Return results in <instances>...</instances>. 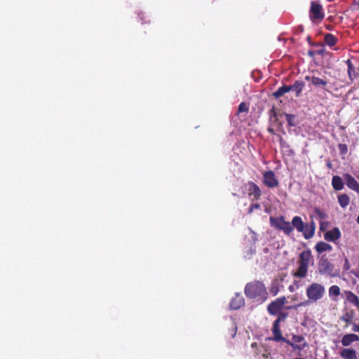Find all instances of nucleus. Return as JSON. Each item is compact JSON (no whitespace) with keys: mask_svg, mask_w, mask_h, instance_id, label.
Listing matches in <instances>:
<instances>
[{"mask_svg":"<svg viewBox=\"0 0 359 359\" xmlns=\"http://www.w3.org/2000/svg\"><path fill=\"white\" fill-rule=\"evenodd\" d=\"M325 294V287L318 283H313L309 285L306 290V294L308 299L304 302L297 304L295 308L300 306H306L311 303L316 302L321 299Z\"/></svg>","mask_w":359,"mask_h":359,"instance_id":"1","label":"nucleus"},{"mask_svg":"<svg viewBox=\"0 0 359 359\" xmlns=\"http://www.w3.org/2000/svg\"><path fill=\"white\" fill-rule=\"evenodd\" d=\"M312 260V255L310 250H304L299 255L298 260V269L293 273V276L297 278H304L306 276L309 266Z\"/></svg>","mask_w":359,"mask_h":359,"instance_id":"2","label":"nucleus"},{"mask_svg":"<svg viewBox=\"0 0 359 359\" xmlns=\"http://www.w3.org/2000/svg\"><path fill=\"white\" fill-rule=\"evenodd\" d=\"M245 293L250 298H256L258 297H264L266 292L264 284L260 282H255L246 285Z\"/></svg>","mask_w":359,"mask_h":359,"instance_id":"3","label":"nucleus"},{"mask_svg":"<svg viewBox=\"0 0 359 359\" xmlns=\"http://www.w3.org/2000/svg\"><path fill=\"white\" fill-rule=\"evenodd\" d=\"M309 15L313 22L321 21L324 18L323 6L317 1H312Z\"/></svg>","mask_w":359,"mask_h":359,"instance_id":"4","label":"nucleus"},{"mask_svg":"<svg viewBox=\"0 0 359 359\" xmlns=\"http://www.w3.org/2000/svg\"><path fill=\"white\" fill-rule=\"evenodd\" d=\"M318 270L321 274H327L331 277L337 276L338 271H334V265L331 264L327 259L322 258L319 262Z\"/></svg>","mask_w":359,"mask_h":359,"instance_id":"5","label":"nucleus"},{"mask_svg":"<svg viewBox=\"0 0 359 359\" xmlns=\"http://www.w3.org/2000/svg\"><path fill=\"white\" fill-rule=\"evenodd\" d=\"M270 222L272 226L276 229L283 230L287 234L290 233L293 230L291 224L289 222L285 221L283 217H271Z\"/></svg>","mask_w":359,"mask_h":359,"instance_id":"6","label":"nucleus"},{"mask_svg":"<svg viewBox=\"0 0 359 359\" xmlns=\"http://www.w3.org/2000/svg\"><path fill=\"white\" fill-rule=\"evenodd\" d=\"M285 297L278 298L268 306V311L272 315L278 313L285 304Z\"/></svg>","mask_w":359,"mask_h":359,"instance_id":"7","label":"nucleus"},{"mask_svg":"<svg viewBox=\"0 0 359 359\" xmlns=\"http://www.w3.org/2000/svg\"><path fill=\"white\" fill-rule=\"evenodd\" d=\"M343 178L348 188L359 194V182L348 173H344Z\"/></svg>","mask_w":359,"mask_h":359,"instance_id":"8","label":"nucleus"},{"mask_svg":"<svg viewBox=\"0 0 359 359\" xmlns=\"http://www.w3.org/2000/svg\"><path fill=\"white\" fill-rule=\"evenodd\" d=\"M264 182L270 188H273L278 185V181L276 177L275 173L271 170L264 173Z\"/></svg>","mask_w":359,"mask_h":359,"instance_id":"9","label":"nucleus"},{"mask_svg":"<svg viewBox=\"0 0 359 359\" xmlns=\"http://www.w3.org/2000/svg\"><path fill=\"white\" fill-rule=\"evenodd\" d=\"M305 79L311 81V84L316 88H323L328 83L327 79L325 77L319 78L316 76H306Z\"/></svg>","mask_w":359,"mask_h":359,"instance_id":"10","label":"nucleus"},{"mask_svg":"<svg viewBox=\"0 0 359 359\" xmlns=\"http://www.w3.org/2000/svg\"><path fill=\"white\" fill-rule=\"evenodd\" d=\"M341 237V232L337 227H334L332 230L327 231L325 233L324 238L327 241L334 242Z\"/></svg>","mask_w":359,"mask_h":359,"instance_id":"11","label":"nucleus"},{"mask_svg":"<svg viewBox=\"0 0 359 359\" xmlns=\"http://www.w3.org/2000/svg\"><path fill=\"white\" fill-rule=\"evenodd\" d=\"M279 323L280 319H277L276 320H275L272 329L273 333V339L277 341L284 339L281 334V332L279 327Z\"/></svg>","mask_w":359,"mask_h":359,"instance_id":"12","label":"nucleus"},{"mask_svg":"<svg viewBox=\"0 0 359 359\" xmlns=\"http://www.w3.org/2000/svg\"><path fill=\"white\" fill-rule=\"evenodd\" d=\"M359 340V337L355 334H345L341 339V344L344 346H349L351 343Z\"/></svg>","mask_w":359,"mask_h":359,"instance_id":"13","label":"nucleus"},{"mask_svg":"<svg viewBox=\"0 0 359 359\" xmlns=\"http://www.w3.org/2000/svg\"><path fill=\"white\" fill-rule=\"evenodd\" d=\"M248 186L249 196H253L254 199H258L261 195L259 188L253 182H250Z\"/></svg>","mask_w":359,"mask_h":359,"instance_id":"14","label":"nucleus"},{"mask_svg":"<svg viewBox=\"0 0 359 359\" xmlns=\"http://www.w3.org/2000/svg\"><path fill=\"white\" fill-rule=\"evenodd\" d=\"M244 305V299L240 294H236V297L231 300L230 307L232 309H238Z\"/></svg>","mask_w":359,"mask_h":359,"instance_id":"15","label":"nucleus"},{"mask_svg":"<svg viewBox=\"0 0 359 359\" xmlns=\"http://www.w3.org/2000/svg\"><path fill=\"white\" fill-rule=\"evenodd\" d=\"M292 340L294 344H292V346L294 348H298L301 350L306 345L304 337L302 336H294L292 337Z\"/></svg>","mask_w":359,"mask_h":359,"instance_id":"16","label":"nucleus"},{"mask_svg":"<svg viewBox=\"0 0 359 359\" xmlns=\"http://www.w3.org/2000/svg\"><path fill=\"white\" fill-rule=\"evenodd\" d=\"M340 355L344 359H358L356 351L351 348H344L341 351Z\"/></svg>","mask_w":359,"mask_h":359,"instance_id":"17","label":"nucleus"},{"mask_svg":"<svg viewBox=\"0 0 359 359\" xmlns=\"http://www.w3.org/2000/svg\"><path fill=\"white\" fill-rule=\"evenodd\" d=\"M291 225L292 228L294 227L299 232H301V231H304L303 229L304 228L305 224L300 217L295 216L292 220Z\"/></svg>","mask_w":359,"mask_h":359,"instance_id":"18","label":"nucleus"},{"mask_svg":"<svg viewBox=\"0 0 359 359\" xmlns=\"http://www.w3.org/2000/svg\"><path fill=\"white\" fill-rule=\"evenodd\" d=\"M332 185L337 191H340L344 189V183L342 178L339 176H334L332 179Z\"/></svg>","mask_w":359,"mask_h":359,"instance_id":"19","label":"nucleus"},{"mask_svg":"<svg viewBox=\"0 0 359 359\" xmlns=\"http://www.w3.org/2000/svg\"><path fill=\"white\" fill-rule=\"evenodd\" d=\"M315 249L316 250V251L318 253H322V252H326V251H328V252L331 251L332 250V248L330 244L321 241V242H318L316 245Z\"/></svg>","mask_w":359,"mask_h":359,"instance_id":"20","label":"nucleus"},{"mask_svg":"<svg viewBox=\"0 0 359 359\" xmlns=\"http://www.w3.org/2000/svg\"><path fill=\"white\" fill-rule=\"evenodd\" d=\"M346 299L359 308V298L351 291L344 292Z\"/></svg>","mask_w":359,"mask_h":359,"instance_id":"21","label":"nucleus"},{"mask_svg":"<svg viewBox=\"0 0 359 359\" xmlns=\"http://www.w3.org/2000/svg\"><path fill=\"white\" fill-rule=\"evenodd\" d=\"M304 87V83L302 81H296L292 86H290L291 90L296 93V96L298 97L302 93Z\"/></svg>","mask_w":359,"mask_h":359,"instance_id":"22","label":"nucleus"},{"mask_svg":"<svg viewBox=\"0 0 359 359\" xmlns=\"http://www.w3.org/2000/svg\"><path fill=\"white\" fill-rule=\"evenodd\" d=\"M346 64L348 66V74L351 80L353 81L357 78L358 74L355 72L353 65L350 60L346 61Z\"/></svg>","mask_w":359,"mask_h":359,"instance_id":"23","label":"nucleus"},{"mask_svg":"<svg viewBox=\"0 0 359 359\" xmlns=\"http://www.w3.org/2000/svg\"><path fill=\"white\" fill-rule=\"evenodd\" d=\"M338 202L341 208H345L349 204V202H350L349 196L345 194H340L338 196Z\"/></svg>","mask_w":359,"mask_h":359,"instance_id":"24","label":"nucleus"},{"mask_svg":"<svg viewBox=\"0 0 359 359\" xmlns=\"http://www.w3.org/2000/svg\"><path fill=\"white\" fill-rule=\"evenodd\" d=\"M304 231H301L305 238H311L314 235V228L313 226L309 227L308 224H305Z\"/></svg>","mask_w":359,"mask_h":359,"instance_id":"25","label":"nucleus"},{"mask_svg":"<svg viewBox=\"0 0 359 359\" xmlns=\"http://www.w3.org/2000/svg\"><path fill=\"white\" fill-rule=\"evenodd\" d=\"M290 90L291 88H290V86H283L273 93V96L276 98H278L283 96L285 93L290 92Z\"/></svg>","mask_w":359,"mask_h":359,"instance_id":"26","label":"nucleus"},{"mask_svg":"<svg viewBox=\"0 0 359 359\" xmlns=\"http://www.w3.org/2000/svg\"><path fill=\"white\" fill-rule=\"evenodd\" d=\"M325 42L330 46H332L336 43V38L331 34H325L324 37Z\"/></svg>","mask_w":359,"mask_h":359,"instance_id":"27","label":"nucleus"},{"mask_svg":"<svg viewBox=\"0 0 359 359\" xmlns=\"http://www.w3.org/2000/svg\"><path fill=\"white\" fill-rule=\"evenodd\" d=\"M353 318V312H346L344 314H343L340 319L346 323H351L352 320Z\"/></svg>","mask_w":359,"mask_h":359,"instance_id":"28","label":"nucleus"},{"mask_svg":"<svg viewBox=\"0 0 359 359\" xmlns=\"http://www.w3.org/2000/svg\"><path fill=\"white\" fill-rule=\"evenodd\" d=\"M330 295L338 296L340 294V289L337 285H332L329 289Z\"/></svg>","mask_w":359,"mask_h":359,"instance_id":"29","label":"nucleus"},{"mask_svg":"<svg viewBox=\"0 0 359 359\" xmlns=\"http://www.w3.org/2000/svg\"><path fill=\"white\" fill-rule=\"evenodd\" d=\"M248 111V107L245 102H242L238 106V112H247Z\"/></svg>","mask_w":359,"mask_h":359,"instance_id":"30","label":"nucleus"},{"mask_svg":"<svg viewBox=\"0 0 359 359\" xmlns=\"http://www.w3.org/2000/svg\"><path fill=\"white\" fill-rule=\"evenodd\" d=\"M259 208H260V205L259 204H253L250 207V208L248 210V212L251 213L254 209H259Z\"/></svg>","mask_w":359,"mask_h":359,"instance_id":"31","label":"nucleus"},{"mask_svg":"<svg viewBox=\"0 0 359 359\" xmlns=\"http://www.w3.org/2000/svg\"><path fill=\"white\" fill-rule=\"evenodd\" d=\"M350 264H349V262L347 259H345V263H344V270L345 271H348L350 269Z\"/></svg>","mask_w":359,"mask_h":359,"instance_id":"32","label":"nucleus"},{"mask_svg":"<svg viewBox=\"0 0 359 359\" xmlns=\"http://www.w3.org/2000/svg\"><path fill=\"white\" fill-rule=\"evenodd\" d=\"M352 330L353 332H359V325L353 323Z\"/></svg>","mask_w":359,"mask_h":359,"instance_id":"33","label":"nucleus"},{"mask_svg":"<svg viewBox=\"0 0 359 359\" xmlns=\"http://www.w3.org/2000/svg\"><path fill=\"white\" fill-rule=\"evenodd\" d=\"M286 116H287V120L290 126H293L294 124L292 123V118L293 116L292 115H289V114H287Z\"/></svg>","mask_w":359,"mask_h":359,"instance_id":"34","label":"nucleus"},{"mask_svg":"<svg viewBox=\"0 0 359 359\" xmlns=\"http://www.w3.org/2000/svg\"><path fill=\"white\" fill-rule=\"evenodd\" d=\"M317 212L318 214V215L321 217V218H325L326 216H325V214L323 213V212L320 211L319 210H317Z\"/></svg>","mask_w":359,"mask_h":359,"instance_id":"35","label":"nucleus"},{"mask_svg":"<svg viewBox=\"0 0 359 359\" xmlns=\"http://www.w3.org/2000/svg\"><path fill=\"white\" fill-rule=\"evenodd\" d=\"M339 148L342 151H346V146L345 144H340Z\"/></svg>","mask_w":359,"mask_h":359,"instance_id":"36","label":"nucleus"},{"mask_svg":"<svg viewBox=\"0 0 359 359\" xmlns=\"http://www.w3.org/2000/svg\"><path fill=\"white\" fill-rule=\"evenodd\" d=\"M308 226H309V227L313 226V227L314 228V230L316 229L315 224H314V222H311L310 224H308Z\"/></svg>","mask_w":359,"mask_h":359,"instance_id":"37","label":"nucleus"},{"mask_svg":"<svg viewBox=\"0 0 359 359\" xmlns=\"http://www.w3.org/2000/svg\"><path fill=\"white\" fill-rule=\"evenodd\" d=\"M285 316L284 315H282V316H280L278 318V319H280V322L282 320H283V319L285 318Z\"/></svg>","mask_w":359,"mask_h":359,"instance_id":"38","label":"nucleus"},{"mask_svg":"<svg viewBox=\"0 0 359 359\" xmlns=\"http://www.w3.org/2000/svg\"><path fill=\"white\" fill-rule=\"evenodd\" d=\"M236 330H237V328H236V327H234V330H233V333L232 334V337H235V335H236Z\"/></svg>","mask_w":359,"mask_h":359,"instance_id":"39","label":"nucleus"},{"mask_svg":"<svg viewBox=\"0 0 359 359\" xmlns=\"http://www.w3.org/2000/svg\"><path fill=\"white\" fill-rule=\"evenodd\" d=\"M255 345H256V344H255V343H253V344H252V347H255Z\"/></svg>","mask_w":359,"mask_h":359,"instance_id":"40","label":"nucleus"},{"mask_svg":"<svg viewBox=\"0 0 359 359\" xmlns=\"http://www.w3.org/2000/svg\"><path fill=\"white\" fill-rule=\"evenodd\" d=\"M356 177L359 180V174L356 175Z\"/></svg>","mask_w":359,"mask_h":359,"instance_id":"41","label":"nucleus"},{"mask_svg":"<svg viewBox=\"0 0 359 359\" xmlns=\"http://www.w3.org/2000/svg\"><path fill=\"white\" fill-rule=\"evenodd\" d=\"M320 229H323V224H320Z\"/></svg>","mask_w":359,"mask_h":359,"instance_id":"42","label":"nucleus"}]
</instances>
